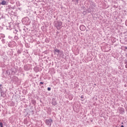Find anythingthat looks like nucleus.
<instances>
[{"label":"nucleus","instance_id":"ddd939ff","mask_svg":"<svg viewBox=\"0 0 127 127\" xmlns=\"http://www.w3.org/2000/svg\"><path fill=\"white\" fill-rule=\"evenodd\" d=\"M48 91H51V88L48 87Z\"/></svg>","mask_w":127,"mask_h":127},{"label":"nucleus","instance_id":"423d86ee","mask_svg":"<svg viewBox=\"0 0 127 127\" xmlns=\"http://www.w3.org/2000/svg\"><path fill=\"white\" fill-rule=\"evenodd\" d=\"M54 52H57V53H58V54H59V53H60V51L57 49H54Z\"/></svg>","mask_w":127,"mask_h":127},{"label":"nucleus","instance_id":"2eb2a0df","mask_svg":"<svg viewBox=\"0 0 127 127\" xmlns=\"http://www.w3.org/2000/svg\"><path fill=\"white\" fill-rule=\"evenodd\" d=\"M40 84L41 85H43V84H44V82H40Z\"/></svg>","mask_w":127,"mask_h":127},{"label":"nucleus","instance_id":"20e7f679","mask_svg":"<svg viewBox=\"0 0 127 127\" xmlns=\"http://www.w3.org/2000/svg\"><path fill=\"white\" fill-rule=\"evenodd\" d=\"M24 69L25 70V71H28V70H29V67H28V65H24Z\"/></svg>","mask_w":127,"mask_h":127},{"label":"nucleus","instance_id":"0eeeda50","mask_svg":"<svg viewBox=\"0 0 127 127\" xmlns=\"http://www.w3.org/2000/svg\"><path fill=\"white\" fill-rule=\"evenodd\" d=\"M80 30H82L83 31V30H84V29H85V26H81L80 27Z\"/></svg>","mask_w":127,"mask_h":127},{"label":"nucleus","instance_id":"dca6fc26","mask_svg":"<svg viewBox=\"0 0 127 127\" xmlns=\"http://www.w3.org/2000/svg\"><path fill=\"white\" fill-rule=\"evenodd\" d=\"M4 39H2L1 40V42H4Z\"/></svg>","mask_w":127,"mask_h":127},{"label":"nucleus","instance_id":"1a4fd4ad","mask_svg":"<svg viewBox=\"0 0 127 127\" xmlns=\"http://www.w3.org/2000/svg\"><path fill=\"white\" fill-rule=\"evenodd\" d=\"M22 51L21 50H18L17 51V54H20V53H21Z\"/></svg>","mask_w":127,"mask_h":127},{"label":"nucleus","instance_id":"f8f14e48","mask_svg":"<svg viewBox=\"0 0 127 127\" xmlns=\"http://www.w3.org/2000/svg\"><path fill=\"white\" fill-rule=\"evenodd\" d=\"M125 64H126L125 65V68H126L127 69V62H125Z\"/></svg>","mask_w":127,"mask_h":127},{"label":"nucleus","instance_id":"aec40b11","mask_svg":"<svg viewBox=\"0 0 127 127\" xmlns=\"http://www.w3.org/2000/svg\"><path fill=\"white\" fill-rule=\"evenodd\" d=\"M15 79H17V78L15 77Z\"/></svg>","mask_w":127,"mask_h":127},{"label":"nucleus","instance_id":"7ed1b4c3","mask_svg":"<svg viewBox=\"0 0 127 127\" xmlns=\"http://www.w3.org/2000/svg\"><path fill=\"white\" fill-rule=\"evenodd\" d=\"M0 92L1 97H3V95H4V92H3V90H2V87H0Z\"/></svg>","mask_w":127,"mask_h":127},{"label":"nucleus","instance_id":"f3484780","mask_svg":"<svg viewBox=\"0 0 127 127\" xmlns=\"http://www.w3.org/2000/svg\"><path fill=\"white\" fill-rule=\"evenodd\" d=\"M1 87H2V85L0 84V88H1Z\"/></svg>","mask_w":127,"mask_h":127},{"label":"nucleus","instance_id":"f03ea898","mask_svg":"<svg viewBox=\"0 0 127 127\" xmlns=\"http://www.w3.org/2000/svg\"><path fill=\"white\" fill-rule=\"evenodd\" d=\"M52 123H53V120H52V119H51L46 120L45 124L47 125V126H49L50 127H51Z\"/></svg>","mask_w":127,"mask_h":127},{"label":"nucleus","instance_id":"b1692460","mask_svg":"<svg viewBox=\"0 0 127 127\" xmlns=\"http://www.w3.org/2000/svg\"><path fill=\"white\" fill-rule=\"evenodd\" d=\"M49 127H51L50 126Z\"/></svg>","mask_w":127,"mask_h":127},{"label":"nucleus","instance_id":"a211bd4d","mask_svg":"<svg viewBox=\"0 0 127 127\" xmlns=\"http://www.w3.org/2000/svg\"><path fill=\"white\" fill-rule=\"evenodd\" d=\"M83 95H82V96H81V99H83Z\"/></svg>","mask_w":127,"mask_h":127},{"label":"nucleus","instance_id":"4468645a","mask_svg":"<svg viewBox=\"0 0 127 127\" xmlns=\"http://www.w3.org/2000/svg\"><path fill=\"white\" fill-rule=\"evenodd\" d=\"M8 46L9 47H12V46L11 45L9 44H8Z\"/></svg>","mask_w":127,"mask_h":127},{"label":"nucleus","instance_id":"6e6552de","mask_svg":"<svg viewBox=\"0 0 127 127\" xmlns=\"http://www.w3.org/2000/svg\"><path fill=\"white\" fill-rule=\"evenodd\" d=\"M11 44H13V46H15V44H16V43H15V42L14 41H13L11 42Z\"/></svg>","mask_w":127,"mask_h":127},{"label":"nucleus","instance_id":"f257e3e1","mask_svg":"<svg viewBox=\"0 0 127 127\" xmlns=\"http://www.w3.org/2000/svg\"><path fill=\"white\" fill-rule=\"evenodd\" d=\"M54 24L55 26H56L58 29H60V27H61V26L62 25V22L56 21L55 22Z\"/></svg>","mask_w":127,"mask_h":127},{"label":"nucleus","instance_id":"4be33fe9","mask_svg":"<svg viewBox=\"0 0 127 127\" xmlns=\"http://www.w3.org/2000/svg\"><path fill=\"white\" fill-rule=\"evenodd\" d=\"M61 53H63V52H61Z\"/></svg>","mask_w":127,"mask_h":127},{"label":"nucleus","instance_id":"9d476101","mask_svg":"<svg viewBox=\"0 0 127 127\" xmlns=\"http://www.w3.org/2000/svg\"><path fill=\"white\" fill-rule=\"evenodd\" d=\"M53 105L54 106H56V105H57V103L56 102H53Z\"/></svg>","mask_w":127,"mask_h":127},{"label":"nucleus","instance_id":"412c9836","mask_svg":"<svg viewBox=\"0 0 127 127\" xmlns=\"http://www.w3.org/2000/svg\"><path fill=\"white\" fill-rule=\"evenodd\" d=\"M123 124H124L123 123H122V125H123Z\"/></svg>","mask_w":127,"mask_h":127},{"label":"nucleus","instance_id":"5701e85b","mask_svg":"<svg viewBox=\"0 0 127 127\" xmlns=\"http://www.w3.org/2000/svg\"><path fill=\"white\" fill-rule=\"evenodd\" d=\"M2 37H3V35L2 36Z\"/></svg>","mask_w":127,"mask_h":127},{"label":"nucleus","instance_id":"6ab92c4d","mask_svg":"<svg viewBox=\"0 0 127 127\" xmlns=\"http://www.w3.org/2000/svg\"><path fill=\"white\" fill-rule=\"evenodd\" d=\"M121 127H125L124 126V125H122Z\"/></svg>","mask_w":127,"mask_h":127},{"label":"nucleus","instance_id":"9b49d317","mask_svg":"<svg viewBox=\"0 0 127 127\" xmlns=\"http://www.w3.org/2000/svg\"><path fill=\"white\" fill-rule=\"evenodd\" d=\"M0 127H3V124L2 122H0Z\"/></svg>","mask_w":127,"mask_h":127},{"label":"nucleus","instance_id":"39448f33","mask_svg":"<svg viewBox=\"0 0 127 127\" xmlns=\"http://www.w3.org/2000/svg\"><path fill=\"white\" fill-rule=\"evenodd\" d=\"M0 4H2V5H5V4H6V1L3 0Z\"/></svg>","mask_w":127,"mask_h":127}]
</instances>
